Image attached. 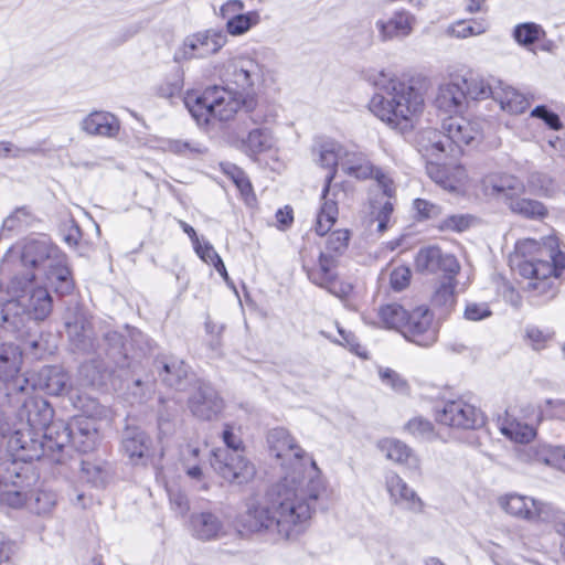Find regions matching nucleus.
Segmentation results:
<instances>
[{
	"mask_svg": "<svg viewBox=\"0 0 565 565\" xmlns=\"http://www.w3.org/2000/svg\"><path fill=\"white\" fill-rule=\"evenodd\" d=\"M308 475L286 473L263 497L252 499L238 524L246 532H266L284 540H296L306 532L315 504L323 490V481L315 461Z\"/></svg>",
	"mask_w": 565,
	"mask_h": 565,
	"instance_id": "obj_1",
	"label": "nucleus"
},
{
	"mask_svg": "<svg viewBox=\"0 0 565 565\" xmlns=\"http://www.w3.org/2000/svg\"><path fill=\"white\" fill-rule=\"evenodd\" d=\"M514 262L519 274L530 279L526 290L534 303L543 305L556 297L558 278L565 270V254L556 239L548 238L544 244L533 238L519 241Z\"/></svg>",
	"mask_w": 565,
	"mask_h": 565,
	"instance_id": "obj_2",
	"label": "nucleus"
},
{
	"mask_svg": "<svg viewBox=\"0 0 565 565\" xmlns=\"http://www.w3.org/2000/svg\"><path fill=\"white\" fill-rule=\"evenodd\" d=\"M374 85L380 92L370 99V111L401 134L412 131L424 108V94L413 78L388 76L381 71Z\"/></svg>",
	"mask_w": 565,
	"mask_h": 565,
	"instance_id": "obj_3",
	"label": "nucleus"
},
{
	"mask_svg": "<svg viewBox=\"0 0 565 565\" xmlns=\"http://www.w3.org/2000/svg\"><path fill=\"white\" fill-rule=\"evenodd\" d=\"M34 271L14 274L0 290V323L9 331H18L28 317L44 321L53 310V298L44 286L35 285Z\"/></svg>",
	"mask_w": 565,
	"mask_h": 565,
	"instance_id": "obj_4",
	"label": "nucleus"
},
{
	"mask_svg": "<svg viewBox=\"0 0 565 565\" xmlns=\"http://www.w3.org/2000/svg\"><path fill=\"white\" fill-rule=\"evenodd\" d=\"M184 104L199 124H209L212 119L227 121L233 118L242 100L224 87L212 86L201 95L188 94Z\"/></svg>",
	"mask_w": 565,
	"mask_h": 565,
	"instance_id": "obj_5",
	"label": "nucleus"
},
{
	"mask_svg": "<svg viewBox=\"0 0 565 565\" xmlns=\"http://www.w3.org/2000/svg\"><path fill=\"white\" fill-rule=\"evenodd\" d=\"M51 434H55L56 446L54 463H62L65 459V449L71 446L79 452L94 450L99 440L96 422L83 416H74L68 423L57 420L51 426Z\"/></svg>",
	"mask_w": 565,
	"mask_h": 565,
	"instance_id": "obj_6",
	"label": "nucleus"
},
{
	"mask_svg": "<svg viewBox=\"0 0 565 565\" xmlns=\"http://www.w3.org/2000/svg\"><path fill=\"white\" fill-rule=\"evenodd\" d=\"M222 438L226 448L213 452V469L231 483L248 482L255 475V467L239 452L242 439L234 435L230 425L225 426Z\"/></svg>",
	"mask_w": 565,
	"mask_h": 565,
	"instance_id": "obj_7",
	"label": "nucleus"
},
{
	"mask_svg": "<svg viewBox=\"0 0 565 565\" xmlns=\"http://www.w3.org/2000/svg\"><path fill=\"white\" fill-rule=\"evenodd\" d=\"M36 480L35 471L28 461L11 457L0 462V497L12 508L26 501V489Z\"/></svg>",
	"mask_w": 565,
	"mask_h": 565,
	"instance_id": "obj_8",
	"label": "nucleus"
},
{
	"mask_svg": "<svg viewBox=\"0 0 565 565\" xmlns=\"http://www.w3.org/2000/svg\"><path fill=\"white\" fill-rule=\"evenodd\" d=\"M55 434H51V426L46 433L32 427L21 426L9 438L8 449L11 457L22 461L45 459L54 463L56 446H54Z\"/></svg>",
	"mask_w": 565,
	"mask_h": 565,
	"instance_id": "obj_9",
	"label": "nucleus"
},
{
	"mask_svg": "<svg viewBox=\"0 0 565 565\" xmlns=\"http://www.w3.org/2000/svg\"><path fill=\"white\" fill-rule=\"evenodd\" d=\"M486 190L491 189L492 194H497L504 200L513 213L527 218H541L546 215L545 206L536 201L522 198L524 184L511 175H502L497 179L490 177L484 180Z\"/></svg>",
	"mask_w": 565,
	"mask_h": 565,
	"instance_id": "obj_10",
	"label": "nucleus"
},
{
	"mask_svg": "<svg viewBox=\"0 0 565 565\" xmlns=\"http://www.w3.org/2000/svg\"><path fill=\"white\" fill-rule=\"evenodd\" d=\"M269 450L278 459L292 458L290 467L286 473L301 477L308 475L310 457L306 456L301 447L285 428H274L267 436Z\"/></svg>",
	"mask_w": 565,
	"mask_h": 565,
	"instance_id": "obj_11",
	"label": "nucleus"
},
{
	"mask_svg": "<svg viewBox=\"0 0 565 565\" xmlns=\"http://www.w3.org/2000/svg\"><path fill=\"white\" fill-rule=\"evenodd\" d=\"M435 419L441 425L462 429H476L484 423L482 412L462 398L437 405Z\"/></svg>",
	"mask_w": 565,
	"mask_h": 565,
	"instance_id": "obj_12",
	"label": "nucleus"
},
{
	"mask_svg": "<svg viewBox=\"0 0 565 565\" xmlns=\"http://www.w3.org/2000/svg\"><path fill=\"white\" fill-rule=\"evenodd\" d=\"M23 362L22 350L12 343L0 345V381L7 386L8 396L29 394L30 377L21 375Z\"/></svg>",
	"mask_w": 565,
	"mask_h": 565,
	"instance_id": "obj_13",
	"label": "nucleus"
},
{
	"mask_svg": "<svg viewBox=\"0 0 565 565\" xmlns=\"http://www.w3.org/2000/svg\"><path fill=\"white\" fill-rule=\"evenodd\" d=\"M335 266V257L321 252L317 265L307 266L303 264L302 267L312 284L326 289L335 297L344 298L351 292L352 286L338 279L337 274L333 271Z\"/></svg>",
	"mask_w": 565,
	"mask_h": 565,
	"instance_id": "obj_14",
	"label": "nucleus"
},
{
	"mask_svg": "<svg viewBox=\"0 0 565 565\" xmlns=\"http://www.w3.org/2000/svg\"><path fill=\"white\" fill-rule=\"evenodd\" d=\"M224 76L227 83L235 86V94L241 97L253 90L254 86L262 81L263 73L256 60L239 56L227 63Z\"/></svg>",
	"mask_w": 565,
	"mask_h": 565,
	"instance_id": "obj_15",
	"label": "nucleus"
},
{
	"mask_svg": "<svg viewBox=\"0 0 565 565\" xmlns=\"http://www.w3.org/2000/svg\"><path fill=\"white\" fill-rule=\"evenodd\" d=\"M104 341L108 347V354L119 367L129 366V356L137 350H142L143 334L136 328L126 326L124 332L107 331L104 334Z\"/></svg>",
	"mask_w": 565,
	"mask_h": 565,
	"instance_id": "obj_16",
	"label": "nucleus"
},
{
	"mask_svg": "<svg viewBox=\"0 0 565 565\" xmlns=\"http://www.w3.org/2000/svg\"><path fill=\"white\" fill-rule=\"evenodd\" d=\"M403 337L418 347L428 348L436 343L438 330L434 324V316L427 308L413 310L402 329Z\"/></svg>",
	"mask_w": 565,
	"mask_h": 565,
	"instance_id": "obj_17",
	"label": "nucleus"
},
{
	"mask_svg": "<svg viewBox=\"0 0 565 565\" xmlns=\"http://www.w3.org/2000/svg\"><path fill=\"white\" fill-rule=\"evenodd\" d=\"M499 504L510 515L527 521L545 522L553 515V509L550 504L516 493L501 497Z\"/></svg>",
	"mask_w": 565,
	"mask_h": 565,
	"instance_id": "obj_18",
	"label": "nucleus"
},
{
	"mask_svg": "<svg viewBox=\"0 0 565 565\" xmlns=\"http://www.w3.org/2000/svg\"><path fill=\"white\" fill-rule=\"evenodd\" d=\"M441 128L445 131L448 148L451 152L456 151L451 145H454L457 148V152L460 153L463 146L473 143L482 136L479 122L468 120L460 116H450L444 119Z\"/></svg>",
	"mask_w": 565,
	"mask_h": 565,
	"instance_id": "obj_19",
	"label": "nucleus"
},
{
	"mask_svg": "<svg viewBox=\"0 0 565 565\" xmlns=\"http://www.w3.org/2000/svg\"><path fill=\"white\" fill-rule=\"evenodd\" d=\"M415 268L419 273L458 275L460 265L454 255L443 253L437 246H428L417 252Z\"/></svg>",
	"mask_w": 565,
	"mask_h": 565,
	"instance_id": "obj_20",
	"label": "nucleus"
},
{
	"mask_svg": "<svg viewBox=\"0 0 565 565\" xmlns=\"http://www.w3.org/2000/svg\"><path fill=\"white\" fill-rule=\"evenodd\" d=\"M29 377V394L42 391L57 396L65 393L70 384V375L61 365H45Z\"/></svg>",
	"mask_w": 565,
	"mask_h": 565,
	"instance_id": "obj_21",
	"label": "nucleus"
},
{
	"mask_svg": "<svg viewBox=\"0 0 565 565\" xmlns=\"http://www.w3.org/2000/svg\"><path fill=\"white\" fill-rule=\"evenodd\" d=\"M191 413L203 420H211L223 409L224 403L216 390L207 384L200 383L188 401Z\"/></svg>",
	"mask_w": 565,
	"mask_h": 565,
	"instance_id": "obj_22",
	"label": "nucleus"
},
{
	"mask_svg": "<svg viewBox=\"0 0 565 565\" xmlns=\"http://www.w3.org/2000/svg\"><path fill=\"white\" fill-rule=\"evenodd\" d=\"M62 250L46 239H28L21 249V264L25 268L44 271Z\"/></svg>",
	"mask_w": 565,
	"mask_h": 565,
	"instance_id": "obj_23",
	"label": "nucleus"
},
{
	"mask_svg": "<svg viewBox=\"0 0 565 565\" xmlns=\"http://www.w3.org/2000/svg\"><path fill=\"white\" fill-rule=\"evenodd\" d=\"M65 327L75 351L90 353L96 350V339L92 323L83 312H75L72 319L66 320Z\"/></svg>",
	"mask_w": 565,
	"mask_h": 565,
	"instance_id": "obj_24",
	"label": "nucleus"
},
{
	"mask_svg": "<svg viewBox=\"0 0 565 565\" xmlns=\"http://www.w3.org/2000/svg\"><path fill=\"white\" fill-rule=\"evenodd\" d=\"M161 381L170 387L182 390L190 372L189 365L173 355L158 356L153 362Z\"/></svg>",
	"mask_w": 565,
	"mask_h": 565,
	"instance_id": "obj_25",
	"label": "nucleus"
},
{
	"mask_svg": "<svg viewBox=\"0 0 565 565\" xmlns=\"http://www.w3.org/2000/svg\"><path fill=\"white\" fill-rule=\"evenodd\" d=\"M150 437L139 427L127 425L121 436V450L132 465H139L149 457Z\"/></svg>",
	"mask_w": 565,
	"mask_h": 565,
	"instance_id": "obj_26",
	"label": "nucleus"
},
{
	"mask_svg": "<svg viewBox=\"0 0 565 565\" xmlns=\"http://www.w3.org/2000/svg\"><path fill=\"white\" fill-rule=\"evenodd\" d=\"M20 416L21 418H26V422L22 424L23 426L32 427L43 433H46V429L54 424L53 409L43 397L32 396L24 399Z\"/></svg>",
	"mask_w": 565,
	"mask_h": 565,
	"instance_id": "obj_27",
	"label": "nucleus"
},
{
	"mask_svg": "<svg viewBox=\"0 0 565 565\" xmlns=\"http://www.w3.org/2000/svg\"><path fill=\"white\" fill-rule=\"evenodd\" d=\"M189 531L193 537L201 541L217 540L225 535L223 521L211 511L192 513L189 519Z\"/></svg>",
	"mask_w": 565,
	"mask_h": 565,
	"instance_id": "obj_28",
	"label": "nucleus"
},
{
	"mask_svg": "<svg viewBox=\"0 0 565 565\" xmlns=\"http://www.w3.org/2000/svg\"><path fill=\"white\" fill-rule=\"evenodd\" d=\"M385 488L394 504L413 512H422L423 501L396 472L390 471L385 475Z\"/></svg>",
	"mask_w": 565,
	"mask_h": 565,
	"instance_id": "obj_29",
	"label": "nucleus"
},
{
	"mask_svg": "<svg viewBox=\"0 0 565 565\" xmlns=\"http://www.w3.org/2000/svg\"><path fill=\"white\" fill-rule=\"evenodd\" d=\"M45 281L60 296L71 295L75 288L72 271L68 266L66 255L61 252L60 255L43 271Z\"/></svg>",
	"mask_w": 565,
	"mask_h": 565,
	"instance_id": "obj_30",
	"label": "nucleus"
},
{
	"mask_svg": "<svg viewBox=\"0 0 565 565\" xmlns=\"http://www.w3.org/2000/svg\"><path fill=\"white\" fill-rule=\"evenodd\" d=\"M428 177L441 188L454 191L466 179V170L458 163H439L428 160L426 164Z\"/></svg>",
	"mask_w": 565,
	"mask_h": 565,
	"instance_id": "obj_31",
	"label": "nucleus"
},
{
	"mask_svg": "<svg viewBox=\"0 0 565 565\" xmlns=\"http://www.w3.org/2000/svg\"><path fill=\"white\" fill-rule=\"evenodd\" d=\"M81 128L92 136L114 138L119 134L120 121L109 111L95 110L82 120Z\"/></svg>",
	"mask_w": 565,
	"mask_h": 565,
	"instance_id": "obj_32",
	"label": "nucleus"
},
{
	"mask_svg": "<svg viewBox=\"0 0 565 565\" xmlns=\"http://www.w3.org/2000/svg\"><path fill=\"white\" fill-rule=\"evenodd\" d=\"M343 152L345 149L338 142L333 140H327L320 143L319 146V159L318 162L321 167L329 169L328 174L326 175V184L324 195L329 194L332 191V195L334 194V189L331 188V182L333 181L337 174L338 164L341 166Z\"/></svg>",
	"mask_w": 565,
	"mask_h": 565,
	"instance_id": "obj_33",
	"label": "nucleus"
},
{
	"mask_svg": "<svg viewBox=\"0 0 565 565\" xmlns=\"http://www.w3.org/2000/svg\"><path fill=\"white\" fill-rule=\"evenodd\" d=\"M415 19L406 11H396L388 20L376 21L382 41L408 36L413 30Z\"/></svg>",
	"mask_w": 565,
	"mask_h": 565,
	"instance_id": "obj_34",
	"label": "nucleus"
},
{
	"mask_svg": "<svg viewBox=\"0 0 565 565\" xmlns=\"http://www.w3.org/2000/svg\"><path fill=\"white\" fill-rule=\"evenodd\" d=\"M465 89L459 82H449L438 88L435 104L447 114H458L466 107Z\"/></svg>",
	"mask_w": 565,
	"mask_h": 565,
	"instance_id": "obj_35",
	"label": "nucleus"
},
{
	"mask_svg": "<svg viewBox=\"0 0 565 565\" xmlns=\"http://www.w3.org/2000/svg\"><path fill=\"white\" fill-rule=\"evenodd\" d=\"M493 99L502 110L513 115L524 113L531 104L525 95L501 81L495 82Z\"/></svg>",
	"mask_w": 565,
	"mask_h": 565,
	"instance_id": "obj_36",
	"label": "nucleus"
},
{
	"mask_svg": "<svg viewBox=\"0 0 565 565\" xmlns=\"http://www.w3.org/2000/svg\"><path fill=\"white\" fill-rule=\"evenodd\" d=\"M379 450L386 459L412 469L419 467V460L404 441L395 438H383L377 443Z\"/></svg>",
	"mask_w": 565,
	"mask_h": 565,
	"instance_id": "obj_37",
	"label": "nucleus"
},
{
	"mask_svg": "<svg viewBox=\"0 0 565 565\" xmlns=\"http://www.w3.org/2000/svg\"><path fill=\"white\" fill-rule=\"evenodd\" d=\"M418 150L428 160L438 158L441 153L446 152L448 147L445 131H439L434 128L423 129L417 138Z\"/></svg>",
	"mask_w": 565,
	"mask_h": 565,
	"instance_id": "obj_38",
	"label": "nucleus"
},
{
	"mask_svg": "<svg viewBox=\"0 0 565 565\" xmlns=\"http://www.w3.org/2000/svg\"><path fill=\"white\" fill-rule=\"evenodd\" d=\"M341 168L348 175L359 180L372 178L375 171V167L365 154L348 150L343 152Z\"/></svg>",
	"mask_w": 565,
	"mask_h": 565,
	"instance_id": "obj_39",
	"label": "nucleus"
},
{
	"mask_svg": "<svg viewBox=\"0 0 565 565\" xmlns=\"http://www.w3.org/2000/svg\"><path fill=\"white\" fill-rule=\"evenodd\" d=\"M221 171L235 184L246 204L256 202V195L249 178L239 167L231 162L221 163Z\"/></svg>",
	"mask_w": 565,
	"mask_h": 565,
	"instance_id": "obj_40",
	"label": "nucleus"
},
{
	"mask_svg": "<svg viewBox=\"0 0 565 565\" xmlns=\"http://www.w3.org/2000/svg\"><path fill=\"white\" fill-rule=\"evenodd\" d=\"M329 195L330 193L324 196L323 189L321 194L322 204L317 214L315 224V231L320 236L328 234L338 217V204L333 199H330Z\"/></svg>",
	"mask_w": 565,
	"mask_h": 565,
	"instance_id": "obj_41",
	"label": "nucleus"
},
{
	"mask_svg": "<svg viewBox=\"0 0 565 565\" xmlns=\"http://www.w3.org/2000/svg\"><path fill=\"white\" fill-rule=\"evenodd\" d=\"M329 195L330 193L324 196L323 189L321 194L322 204L317 214L315 224V231L320 236L328 234L338 217V204L333 199H330Z\"/></svg>",
	"mask_w": 565,
	"mask_h": 565,
	"instance_id": "obj_42",
	"label": "nucleus"
},
{
	"mask_svg": "<svg viewBox=\"0 0 565 565\" xmlns=\"http://www.w3.org/2000/svg\"><path fill=\"white\" fill-rule=\"evenodd\" d=\"M199 38L201 56L204 58L216 54L227 42V35L222 30L209 29L195 33Z\"/></svg>",
	"mask_w": 565,
	"mask_h": 565,
	"instance_id": "obj_43",
	"label": "nucleus"
},
{
	"mask_svg": "<svg viewBox=\"0 0 565 565\" xmlns=\"http://www.w3.org/2000/svg\"><path fill=\"white\" fill-rule=\"evenodd\" d=\"M75 408L82 414L79 416L86 417L90 420L103 419L108 416V408L102 405L95 397L86 394H78L72 397Z\"/></svg>",
	"mask_w": 565,
	"mask_h": 565,
	"instance_id": "obj_44",
	"label": "nucleus"
},
{
	"mask_svg": "<svg viewBox=\"0 0 565 565\" xmlns=\"http://www.w3.org/2000/svg\"><path fill=\"white\" fill-rule=\"evenodd\" d=\"M456 276L457 275L450 274L444 276V280L440 282L431 298V302L435 307H439L445 309V311H448L455 306V289L457 286Z\"/></svg>",
	"mask_w": 565,
	"mask_h": 565,
	"instance_id": "obj_45",
	"label": "nucleus"
},
{
	"mask_svg": "<svg viewBox=\"0 0 565 565\" xmlns=\"http://www.w3.org/2000/svg\"><path fill=\"white\" fill-rule=\"evenodd\" d=\"M461 86L465 89L466 99H486L494 95V84L487 82L484 78L477 75H469L460 79Z\"/></svg>",
	"mask_w": 565,
	"mask_h": 565,
	"instance_id": "obj_46",
	"label": "nucleus"
},
{
	"mask_svg": "<svg viewBox=\"0 0 565 565\" xmlns=\"http://www.w3.org/2000/svg\"><path fill=\"white\" fill-rule=\"evenodd\" d=\"M409 313L398 303H387L379 309V318L383 326L387 329H396L401 333Z\"/></svg>",
	"mask_w": 565,
	"mask_h": 565,
	"instance_id": "obj_47",
	"label": "nucleus"
},
{
	"mask_svg": "<svg viewBox=\"0 0 565 565\" xmlns=\"http://www.w3.org/2000/svg\"><path fill=\"white\" fill-rule=\"evenodd\" d=\"M533 460L543 462L558 470H565V450L559 447L542 446L530 448Z\"/></svg>",
	"mask_w": 565,
	"mask_h": 565,
	"instance_id": "obj_48",
	"label": "nucleus"
},
{
	"mask_svg": "<svg viewBox=\"0 0 565 565\" xmlns=\"http://www.w3.org/2000/svg\"><path fill=\"white\" fill-rule=\"evenodd\" d=\"M79 376L84 384L89 386H103L108 376V370L98 360H90L79 367Z\"/></svg>",
	"mask_w": 565,
	"mask_h": 565,
	"instance_id": "obj_49",
	"label": "nucleus"
},
{
	"mask_svg": "<svg viewBox=\"0 0 565 565\" xmlns=\"http://www.w3.org/2000/svg\"><path fill=\"white\" fill-rule=\"evenodd\" d=\"M489 28L486 20H460L447 30V33L457 39H467L484 33Z\"/></svg>",
	"mask_w": 565,
	"mask_h": 565,
	"instance_id": "obj_50",
	"label": "nucleus"
},
{
	"mask_svg": "<svg viewBox=\"0 0 565 565\" xmlns=\"http://www.w3.org/2000/svg\"><path fill=\"white\" fill-rule=\"evenodd\" d=\"M57 502L56 493L50 490L39 489L30 497L26 495V504L36 514L50 513Z\"/></svg>",
	"mask_w": 565,
	"mask_h": 565,
	"instance_id": "obj_51",
	"label": "nucleus"
},
{
	"mask_svg": "<svg viewBox=\"0 0 565 565\" xmlns=\"http://www.w3.org/2000/svg\"><path fill=\"white\" fill-rule=\"evenodd\" d=\"M501 431L504 436L520 444H527L534 439L536 430L532 425L519 420L507 422Z\"/></svg>",
	"mask_w": 565,
	"mask_h": 565,
	"instance_id": "obj_52",
	"label": "nucleus"
},
{
	"mask_svg": "<svg viewBox=\"0 0 565 565\" xmlns=\"http://www.w3.org/2000/svg\"><path fill=\"white\" fill-rule=\"evenodd\" d=\"M183 84V74L180 71L173 72L158 85L157 95L171 102L181 98Z\"/></svg>",
	"mask_w": 565,
	"mask_h": 565,
	"instance_id": "obj_53",
	"label": "nucleus"
},
{
	"mask_svg": "<svg viewBox=\"0 0 565 565\" xmlns=\"http://www.w3.org/2000/svg\"><path fill=\"white\" fill-rule=\"evenodd\" d=\"M259 15L256 11L239 13L230 17L226 21V32L231 35H241L247 32L253 25L257 24Z\"/></svg>",
	"mask_w": 565,
	"mask_h": 565,
	"instance_id": "obj_54",
	"label": "nucleus"
},
{
	"mask_svg": "<svg viewBox=\"0 0 565 565\" xmlns=\"http://www.w3.org/2000/svg\"><path fill=\"white\" fill-rule=\"evenodd\" d=\"M245 145L252 153H260L273 147V136L267 128H256L249 131Z\"/></svg>",
	"mask_w": 565,
	"mask_h": 565,
	"instance_id": "obj_55",
	"label": "nucleus"
},
{
	"mask_svg": "<svg viewBox=\"0 0 565 565\" xmlns=\"http://www.w3.org/2000/svg\"><path fill=\"white\" fill-rule=\"evenodd\" d=\"M404 428L413 437L420 440H431L435 438V427L433 423L422 416L409 419Z\"/></svg>",
	"mask_w": 565,
	"mask_h": 565,
	"instance_id": "obj_56",
	"label": "nucleus"
},
{
	"mask_svg": "<svg viewBox=\"0 0 565 565\" xmlns=\"http://www.w3.org/2000/svg\"><path fill=\"white\" fill-rule=\"evenodd\" d=\"M193 58H204L201 56L199 38L195 36V33L188 35L173 55V60L178 63Z\"/></svg>",
	"mask_w": 565,
	"mask_h": 565,
	"instance_id": "obj_57",
	"label": "nucleus"
},
{
	"mask_svg": "<svg viewBox=\"0 0 565 565\" xmlns=\"http://www.w3.org/2000/svg\"><path fill=\"white\" fill-rule=\"evenodd\" d=\"M350 233L347 230L333 231L328 235L326 242V252L334 257L343 254L349 245Z\"/></svg>",
	"mask_w": 565,
	"mask_h": 565,
	"instance_id": "obj_58",
	"label": "nucleus"
},
{
	"mask_svg": "<svg viewBox=\"0 0 565 565\" xmlns=\"http://www.w3.org/2000/svg\"><path fill=\"white\" fill-rule=\"evenodd\" d=\"M542 32L541 26L535 23H523L515 26L513 36L519 44L531 45L540 39Z\"/></svg>",
	"mask_w": 565,
	"mask_h": 565,
	"instance_id": "obj_59",
	"label": "nucleus"
},
{
	"mask_svg": "<svg viewBox=\"0 0 565 565\" xmlns=\"http://www.w3.org/2000/svg\"><path fill=\"white\" fill-rule=\"evenodd\" d=\"M163 149L171 153L184 157L202 152V149L198 143L183 141L179 139H168L163 141Z\"/></svg>",
	"mask_w": 565,
	"mask_h": 565,
	"instance_id": "obj_60",
	"label": "nucleus"
},
{
	"mask_svg": "<svg viewBox=\"0 0 565 565\" xmlns=\"http://www.w3.org/2000/svg\"><path fill=\"white\" fill-rule=\"evenodd\" d=\"M32 215L25 207H18L3 222V230L15 231L31 223Z\"/></svg>",
	"mask_w": 565,
	"mask_h": 565,
	"instance_id": "obj_61",
	"label": "nucleus"
},
{
	"mask_svg": "<svg viewBox=\"0 0 565 565\" xmlns=\"http://www.w3.org/2000/svg\"><path fill=\"white\" fill-rule=\"evenodd\" d=\"M82 471L85 475L87 481L94 483L95 486H104L107 481L108 473L99 465L93 463L90 461H82Z\"/></svg>",
	"mask_w": 565,
	"mask_h": 565,
	"instance_id": "obj_62",
	"label": "nucleus"
},
{
	"mask_svg": "<svg viewBox=\"0 0 565 565\" xmlns=\"http://www.w3.org/2000/svg\"><path fill=\"white\" fill-rule=\"evenodd\" d=\"M380 377L383 383L391 386L397 393H406L408 390L407 382L392 369H381Z\"/></svg>",
	"mask_w": 565,
	"mask_h": 565,
	"instance_id": "obj_63",
	"label": "nucleus"
},
{
	"mask_svg": "<svg viewBox=\"0 0 565 565\" xmlns=\"http://www.w3.org/2000/svg\"><path fill=\"white\" fill-rule=\"evenodd\" d=\"M541 418H558L565 419V401L546 399L544 405L540 407Z\"/></svg>",
	"mask_w": 565,
	"mask_h": 565,
	"instance_id": "obj_64",
	"label": "nucleus"
}]
</instances>
